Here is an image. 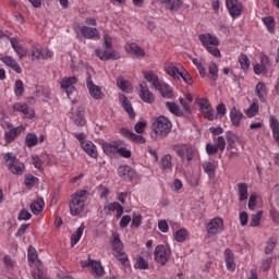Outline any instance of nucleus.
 Listing matches in <instances>:
<instances>
[{"label":"nucleus","instance_id":"17","mask_svg":"<svg viewBox=\"0 0 279 279\" xmlns=\"http://www.w3.org/2000/svg\"><path fill=\"white\" fill-rule=\"evenodd\" d=\"M198 40H201L203 47L207 49L208 47H219V39L213 36L211 34H202L198 36Z\"/></svg>","mask_w":279,"mask_h":279},{"label":"nucleus","instance_id":"5","mask_svg":"<svg viewBox=\"0 0 279 279\" xmlns=\"http://www.w3.org/2000/svg\"><path fill=\"white\" fill-rule=\"evenodd\" d=\"M173 151L181 158V160H186L191 162L195 158V148L187 144H174L172 145Z\"/></svg>","mask_w":279,"mask_h":279},{"label":"nucleus","instance_id":"44","mask_svg":"<svg viewBox=\"0 0 279 279\" xmlns=\"http://www.w3.org/2000/svg\"><path fill=\"white\" fill-rule=\"evenodd\" d=\"M226 136L228 143L227 149H234V144L239 141V137L232 131H229Z\"/></svg>","mask_w":279,"mask_h":279},{"label":"nucleus","instance_id":"48","mask_svg":"<svg viewBox=\"0 0 279 279\" xmlns=\"http://www.w3.org/2000/svg\"><path fill=\"white\" fill-rule=\"evenodd\" d=\"M25 143L27 147H35V145H38V136L34 133H28L26 135Z\"/></svg>","mask_w":279,"mask_h":279},{"label":"nucleus","instance_id":"24","mask_svg":"<svg viewBox=\"0 0 279 279\" xmlns=\"http://www.w3.org/2000/svg\"><path fill=\"white\" fill-rule=\"evenodd\" d=\"M125 51H128V53H132L135 58H145V49L136 44H126Z\"/></svg>","mask_w":279,"mask_h":279},{"label":"nucleus","instance_id":"7","mask_svg":"<svg viewBox=\"0 0 279 279\" xmlns=\"http://www.w3.org/2000/svg\"><path fill=\"white\" fill-rule=\"evenodd\" d=\"M206 230L208 236H217V234H221V232H223V219L219 217L213 218L208 222Z\"/></svg>","mask_w":279,"mask_h":279},{"label":"nucleus","instance_id":"30","mask_svg":"<svg viewBox=\"0 0 279 279\" xmlns=\"http://www.w3.org/2000/svg\"><path fill=\"white\" fill-rule=\"evenodd\" d=\"M170 12H178L182 8V0H159Z\"/></svg>","mask_w":279,"mask_h":279},{"label":"nucleus","instance_id":"14","mask_svg":"<svg viewBox=\"0 0 279 279\" xmlns=\"http://www.w3.org/2000/svg\"><path fill=\"white\" fill-rule=\"evenodd\" d=\"M120 134H122L124 138H129V141H132V143H137V145H143L146 141L143 135H138L129 129H121Z\"/></svg>","mask_w":279,"mask_h":279},{"label":"nucleus","instance_id":"16","mask_svg":"<svg viewBox=\"0 0 279 279\" xmlns=\"http://www.w3.org/2000/svg\"><path fill=\"white\" fill-rule=\"evenodd\" d=\"M80 32L88 40H99V29L90 26H81Z\"/></svg>","mask_w":279,"mask_h":279},{"label":"nucleus","instance_id":"50","mask_svg":"<svg viewBox=\"0 0 279 279\" xmlns=\"http://www.w3.org/2000/svg\"><path fill=\"white\" fill-rule=\"evenodd\" d=\"M202 113L204 118L207 119V121H215L217 119V113L215 112V109H213V107L203 110Z\"/></svg>","mask_w":279,"mask_h":279},{"label":"nucleus","instance_id":"11","mask_svg":"<svg viewBox=\"0 0 279 279\" xmlns=\"http://www.w3.org/2000/svg\"><path fill=\"white\" fill-rule=\"evenodd\" d=\"M83 267H90L92 274L96 278H101L104 274H106V271L104 270V266H101V263L94 259H88V262H84Z\"/></svg>","mask_w":279,"mask_h":279},{"label":"nucleus","instance_id":"39","mask_svg":"<svg viewBox=\"0 0 279 279\" xmlns=\"http://www.w3.org/2000/svg\"><path fill=\"white\" fill-rule=\"evenodd\" d=\"M88 90L93 99H96V100L104 99V92H101V87L97 85H93L88 88Z\"/></svg>","mask_w":279,"mask_h":279},{"label":"nucleus","instance_id":"56","mask_svg":"<svg viewBox=\"0 0 279 279\" xmlns=\"http://www.w3.org/2000/svg\"><path fill=\"white\" fill-rule=\"evenodd\" d=\"M260 219H263V211L252 215L251 228L260 226Z\"/></svg>","mask_w":279,"mask_h":279},{"label":"nucleus","instance_id":"62","mask_svg":"<svg viewBox=\"0 0 279 279\" xmlns=\"http://www.w3.org/2000/svg\"><path fill=\"white\" fill-rule=\"evenodd\" d=\"M98 193L101 199H106L110 195V190L105 185H99Z\"/></svg>","mask_w":279,"mask_h":279},{"label":"nucleus","instance_id":"6","mask_svg":"<svg viewBox=\"0 0 279 279\" xmlns=\"http://www.w3.org/2000/svg\"><path fill=\"white\" fill-rule=\"evenodd\" d=\"M154 256L156 263H159V265H167L169 263V259L171 258V248L167 245L159 244L155 247Z\"/></svg>","mask_w":279,"mask_h":279},{"label":"nucleus","instance_id":"63","mask_svg":"<svg viewBox=\"0 0 279 279\" xmlns=\"http://www.w3.org/2000/svg\"><path fill=\"white\" fill-rule=\"evenodd\" d=\"M147 128V122L140 121L135 124L134 130L137 134H143L145 132V129Z\"/></svg>","mask_w":279,"mask_h":279},{"label":"nucleus","instance_id":"58","mask_svg":"<svg viewBox=\"0 0 279 279\" xmlns=\"http://www.w3.org/2000/svg\"><path fill=\"white\" fill-rule=\"evenodd\" d=\"M257 113H258V104L253 101L251 107L245 111V114L252 118V117H256Z\"/></svg>","mask_w":279,"mask_h":279},{"label":"nucleus","instance_id":"49","mask_svg":"<svg viewBox=\"0 0 279 279\" xmlns=\"http://www.w3.org/2000/svg\"><path fill=\"white\" fill-rule=\"evenodd\" d=\"M202 113L204 118L207 119V121H215L217 119V113L215 112V109H213V107L203 110Z\"/></svg>","mask_w":279,"mask_h":279},{"label":"nucleus","instance_id":"34","mask_svg":"<svg viewBox=\"0 0 279 279\" xmlns=\"http://www.w3.org/2000/svg\"><path fill=\"white\" fill-rule=\"evenodd\" d=\"M27 259L29 267H34L36 266V263H38V252L34 246L28 247Z\"/></svg>","mask_w":279,"mask_h":279},{"label":"nucleus","instance_id":"57","mask_svg":"<svg viewBox=\"0 0 279 279\" xmlns=\"http://www.w3.org/2000/svg\"><path fill=\"white\" fill-rule=\"evenodd\" d=\"M216 111H217V113H216L217 119H222V117H226L228 109L226 108L225 104H219L216 107Z\"/></svg>","mask_w":279,"mask_h":279},{"label":"nucleus","instance_id":"2","mask_svg":"<svg viewBox=\"0 0 279 279\" xmlns=\"http://www.w3.org/2000/svg\"><path fill=\"white\" fill-rule=\"evenodd\" d=\"M171 128H173L171 120L165 116L153 119L151 130L156 134V138L167 137L171 132Z\"/></svg>","mask_w":279,"mask_h":279},{"label":"nucleus","instance_id":"4","mask_svg":"<svg viewBox=\"0 0 279 279\" xmlns=\"http://www.w3.org/2000/svg\"><path fill=\"white\" fill-rule=\"evenodd\" d=\"M5 167L14 175H23L25 173V163L21 162L13 153L4 154Z\"/></svg>","mask_w":279,"mask_h":279},{"label":"nucleus","instance_id":"53","mask_svg":"<svg viewBox=\"0 0 279 279\" xmlns=\"http://www.w3.org/2000/svg\"><path fill=\"white\" fill-rule=\"evenodd\" d=\"M180 77H182L183 82H185V84H189V86H193V76H191V74H189V71H186V69L183 68V70L180 72Z\"/></svg>","mask_w":279,"mask_h":279},{"label":"nucleus","instance_id":"26","mask_svg":"<svg viewBox=\"0 0 279 279\" xmlns=\"http://www.w3.org/2000/svg\"><path fill=\"white\" fill-rule=\"evenodd\" d=\"M157 90H159V93L161 94V97H163V99H173V88L171 87V85L165 83L163 81L159 85Z\"/></svg>","mask_w":279,"mask_h":279},{"label":"nucleus","instance_id":"38","mask_svg":"<svg viewBox=\"0 0 279 279\" xmlns=\"http://www.w3.org/2000/svg\"><path fill=\"white\" fill-rule=\"evenodd\" d=\"M270 121V128L272 130V136L275 141H279V122L276 116H270L269 118Z\"/></svg>","mask_w":279,"mask_h":279},{"label":"nucleus","instance_id":"41","mask_svg":"<svg viewBox=\"0 0 279 279\" xmlns=\"http://www.w3.org/2000/svg\"><path fill=\"white\" fill-rule=\"evenodd\" d=\"M117 84L118 88H120V90H123V93H130L132 90V85L123 77L117 78Z\"/></svg>","mask_w":279,"mask_h":279},{"label":"nucleus","instance_id":"64","mask_svg":"<svg viewBox=\"0 0 279 279\" xmlns=\"http://www.w3.org/2000/svg\"><path fill=\"white\" fill-rule=\"evenodd\" d=\"M118 154L122 158H132V150H130L125 147H118Z\"/></svg>","mask_w":279,"mask_h":279},{"label":"nucleus","instance_id":"42","mask_svg":"<svg viewBox=\"0 0 279 279\" xmlns=\"http://www.w3.org/2000/svg\"><path fill=\"white\" fill-rule=\"evenodd\" d=\"M208 73H209V77H210V80H213V82H217V80H219V68L217 66V64L215 62H211L209 64Z\"/></svg>","mask_w":279,"mask_h":279},{"label":"nucleus","instance_id":"61","mask_svg":"<svg viewBox=\"0 0 279 279\" xmlns=\"http://www.w3.org/2000/svg\"><path fill=\"white\" fill-rule=\"evenodd\" d=\"M272 263H274V258L267 257L266 259H264L262 262L260 269H263V271H269V269H271V264Z\"/></svg>","mask_w":279,"mask_h":279},{"label":"nucleus","instance_id":"18","mask_svg":"<svg viewBox=\"0 0 279 279\" xmlns=\"http://www.w3.org/2000/svg\"><path fill=\"white\" fill-rule=\"evenodd\" d=\"M119 101L125 112L129 114L130 119H136V113L134 112V108L132 107V102L128 99L126 95H120Z\"/></svg>","mask_w":279,"mask_h":279},{"label":"nucleus","instance_id":"45","mask_svg":"<svg viewBox=\"0 0 279 279\" xmlns=\"http://www.w3.org/2000/svg\"><path fill=\"white\" fill-rule=\"evenodd\" d=\"M24 93H25V86L23 85V82L21 80L15 81V85H14L15 97H23Z\"/></svg>","mask_w":279,"mask_h":279},{"label":"nucleus","instance_id":"15","mask_svg":"<svg viewBox=\"0 0 279 279\" xmlns=\"http://www.w3.org/2000/svg\"><path fill=\"white\" fill-rule=\"evenodd\" d=\"M70 119H72L77 128H84L86 125V118L84 116L83 107H78L76 111L72 112Z\"/></svg>","mask_w":279,"mask_h":279},{"label":"nucleus","instance_id":"35","mask_svg":"<svg viewBox=\"0 0 279 279\" xmlns=\"http://www.w3.org/2000/svg\"><path fill=\"white\" fill-rule=\"evenodd\" d=\"M247 183H238V195H239V202H245L247 197H250V194L247 193Z\"/></svg>","mask_w":279,"mask_h":279},{"label":"nucleus","instance_id":"9","mask_svg":"<svg viewBox=\"0 0 279 279\" xmlns=\"http://www.w3.org/2000/svg\"><path fill=\"white\" fill-rule=\"evenodd\" d=\"M75 84H77V77L75 76L63 77L60 82V87L65 90L69 99H71V95L75 93Z\"/></svg>","mask_w":279,"mask_h":279},{"label":"nucleus","instance_id":"59","mask_svg":"<svg viewBox=\"0 0 279 279\" xmlns=\"http://www.w3.org/2000/svg\"><path fill=\"white\" fill-rule=\"evenodd\" d=\"M198 106L201 108V111L208 110L209 108L213 107L210 105V101L208 100V98H201V99H198Z\"/></svg>","mask_w":279,"mask_h":279},{"label":"nucleus","instance_id":"55","mask_svg":"<svg viewBox=\"0 0 279 279\" xmlns=\"http://www.w3.org/2000/svg\"><path fill=\"white\" fill-rule=\"evenodd\" d=\"M24 183L25 186H27L28 189H33V186L35 184H38V178L34 177V175H26L24 179Z\"/></svg>","mask_w":279,"mask_h":279},{"label":"nucleus","instance_id":"12","mask_svg":"<svg viewBox=\"0 0 279 279\" xmlns=\"http://www.w3.org/2000/svg\"><path fill=\"white\" fill-rule=\"evenodd\" d=\"M10 43H11L12 49L15 51L20 60H23V58H27V53H29V50L26 47H23V45L19 43L17 38L12 37L10 39Z\"/></svg>","mask_w":279,"mask_h":279},{"label":"nucleus","instance_id":"46","mask_svg":"<svg viewBox=\"0 0 279 279\" xmlns=\"http://www.w3.org/2000/svg\"><path fill=\"white\" fill-rule=\"evenodd\" d=\"M186 236H189V232H186V229H179L174 233V239L178 243H184V241H186Z\"/></svg>","mask_w":279,"mask_h":279},{"label":"nucleus","instance_id":"8","mask_svg":"<svg viewBox=\"0 0 279 279\" xmlns=\"http://www.w3.org/2000/svg\"><path fill=\"white\" fill-rule=\"evenodd\" d=\"M226 7L227 10H229V14L232 16V19H238V16L243 14V3H241L239 0H227Z\"/></svg>","mask_w":279,"mask_h":279},{"label":"nucleus","instance_id":"25","mask_svg":"<svg viewBox=\"0 0 279 279\" xmlns=\"http://www.w3.org/2000/svg\"><path fill=\"white\" fill-rule=\"evenodd\" d=\"M81 147L87 155L90 156V158H98L99 154L97 153V146H95L93 142H82Z\"/></svg>","mask_w":279,"mask_h":279},{"label":"nucleus","instance_id":"1","mask_svg":"<svg viewBox=\"0 0 279 279\" xmlns=\"http://www.w3.org/2000/svg\"><path fill=\"white\" fill-rule=\"evenodd\" d=\"M86 195H88V191L86 190H77L72 194V199L70 202V215H72V217H77V215L84 213L86 201L88 199Z\"/></svg>","mask_w":279,"mask_h":279},{"label":"nucleus","instance_id":"51","mask_svg":"<svg viewBox=\"0 0 279 279\" xmlns=\"http://www.w3.org/2000/svg\"><path fill=\"white\" fill-rule=\"evenodd\" d=\"M202 113L204 118L207 119V121H215L217 119V113L215 112V109H213V107L203 110Z\"/></svg>","mask_w":279,"mask_h":279},{"label":"nucleus","instance_id":"37","mask_svg":"<svg viewBox=\"0 0 279 279\" xmlns=\"http://www.w3.org/2000/svg\"><path fill=\"white\" fill-rule=\"evenodd\" d=\"M85 228H86V227L84 226V223L81 225V226L77 228L76 232H74V233L71 235V245H72V247H73L74 245H77V243H80V239H82V234H84Z\"/></svg>","mask_w":279,"mask_h":279},{"label":"nucleus","instance_id":"36","mask_svg":"<svg viewBox=\"0 0 279 279\" xmlns=\"http://www.w3.org/2000/svg\"><path fill=\"white\" fill-rule=\"evenodd\" d=\"M166 108L169 110V112H171V114H174L175 117H184V111H182L180 106H178L175 102H166Z\"/></svg>","mask_w":279,"mask_h":279},{"label":"nucleus","instance_id":"20","mask_svg":"<svg viewBox=\"0 0 279 279\" xmlns=\"http://www.w3.org/2000/svg\"><path fill=\"white\" fill-rule=\"evenodd\" d=\"M13 110L15 112H22L27 119H34L36 117V113L34 112V109L28 108L27 104H14Z\"/></svg>","mask_w":279,"mask_h":279},{"label":"nucleus","instance_id":"19","mask_svg":"<svg viewBox=\"0 0 279 279\" xmlns=\"http://www.w3.org/2000/svg\"><path fill=\"white\" fill-rule=\"evenodd\" d=\"M184 69V66H182V64L180 63H167L165 65V71L166 73H168V75H170V77H173L174 80H178V75H180V72Z\"/></svg>","mask_w":279,"mask_h":279},{"label":"nucleus","instance_id":"47","mask_svg":"<svg viewBox=\"0 0 279 279\" xmlns=\"http://www.w3.org/2000/svg\"><path fill=\"white\" fill-rule=\"evenodd\" d=\"M239 62H240L242 71H250V58H247V54L242 53L239 57Z\"/></svg>","mask_w":279,"mask_h":279},{"label":"nucleus","instance_id":"21","mask_svg":"<svg viewBox=\"0 0 279 279\" xmlns=\"http://www.w3.org/2000/svg\"><path fill=\"white\" fill-rule=\"evenodd\" d=\"M1 62L5 64V66H9L12 69V71H15V73H23V69H21V65L16 62V60L13 57L4 56L0 58Z\"/></svg>","mask_w":279,"mask_h":279},{"label":"nucleus","instance_id":"13","mask_svg":"<svg viewBox=\"0 0 279 279\" xmlns=\"http://www.w3.org/2000/svg\"><path fill=\"white\" fill-rule=\"evenodd\" d=\"M118 175L128 182H132V180L136 178V171H134L132 167L124 165L118 168Z\"/></svg>","mask_w":279,"mask_h":279},{"label":"nucleus","instance_id":"27","mask_svg":"<svg viewBox=\"0 0 279 279\" xmlns=\"http://www.w3.org/2000/svg\"><path fill=\"white\" fill-rule=\"evenodd\" d=\"M225 260L228 271H234V269H236V264H234V253H232V250L227 248L225 251Z\"/></svg>","mask_w":279,"mask_h":279},{"label":"nucleus","instance_id":"3","mask_svg":"<svg viewBox=\"0 0 279 279\" xmlns=\"http://www.w3.org/2000/svg\"><path fill=\"white\" fill-rule=\"evenodd\" d=\"M112 246L113 255L118 258L119 263H121L122 267L124 269L130 268V257H128V254L123 251V242L119 239V234L113 235Z\"/></svg>","mask_w":279,"mask_h":279},{"label":"nucleus","instance_id":"43","mask_svg":"<svg viewBox=\"0 0 279 279\" xmlns=\"http://www.w3.org/2000/svg\"><path fill=\"white\" fill-rule=\"evenodd\" d=\"M119 149V144H110V143H105L102 145V150L107 156H111V154L118 153Z\"/></svg>","mask_w":279,"mask_h":279},{"label":"nucleus","instance_id":"29","mask_svg":"<svg viewBox=\"0 0 279 279\" xmlns=\"http://www.w3.org/2000/svg\"><path fill=\"white\" fill-rule=\"evenodd\" d=\"M255 95L258 97L259 101L262 104H265L267 101V86L263 82H258L255 87Z\"/></svg>","mask_w":279,"mask_h":279},{"label":"nucleus","instance_id":"32","mask_svg":"<svg viewBox=\"0 0 279 279\" xmlns=\"http://www.w3.org/2000/svg\"><path fill=\"white\" fill-rule=\"evenodd\" d=\"M160 169L166 173L173 171V162H171V155H165L161 158Z\"/></svg>","mask_w":279,"mask_h":279},{"label":"nucleus","instance_id":"31","mask_svg":"<svg viewBox=\"0 0 279 279\" xmlns=\"http://www.w3.org/2000/svg\"><path fill=\"white\" fill-rule=\"evenodd\" d=\"M25 128L22 126H16L13 128L11 130H9L8 132H5V141L7 143H12L16 136H19V134H21V132H24Z\"/></svg>","mask_w":279,"mask_h":279},{"label":"nucleus","instance_id":"54","mask_svg":"<svg viewBox=\"0 0 279 279\" xmlns=\"http://www.w3.org/2000/svg\"><path fill=\"white\" fill-rule=\"evenodd\" d=\"M277 243H278V241H276L275 238H270L266 243L265 254H271V252H274V250H276Z\"/></svg>","mask_w":279,"mask_h":279},{"label":"nucleus","instance_id":"52","mask_svg":"<svg viewBox=\"0 0 279 279\" xmlns=\"http://www.w3.org/2000/svg\"><path fill=\"white\" fill-rule=\"evenodd\" d=\"M134 267L135 269H149V263H147V260H145L143 256H138L136 258Z\"/></svg>","mask_w":279,"mask_h":279},{"label":"nucleus","instance_id":"28","mask_svg":"<svg viewBox=\"0 0 279 279\" xmlns=\"http://www.w3.org/2000/svg\"><path fill=\"white\" fill-rule=\"evenodd\" d=\"M203 170L208 175L209 180H214L215 173L217 172V162L205 161L203 163Z\"/></svg>","mask_w":279,"mask_h":279},{"label":"nucleus","instance_id":"33","mask_svg":"<svg viewBox=\"0 0 279 279\" xmlns=\"http://www.w3.org/2000/svg\"><path fill=\"white\" fill-rule=\"evenodd\" d=\"M45 208V201L43 198H37L31 204V210L33 215H40Z\"/></svg>","mask_w":279,"mask_h":279},{"label":"nucleus","instance_id":"22","mask_svg":"<svg viewBox=\"0 0 279 279\" xmlns=\"http://www.w3.org/2000/svg\"><path fill=\"white\" fill-rule=\"evenodd\" d=\"M143 75L144 80H146V82H148L153 88H156V90L160 88L162 81H160V77H158L154 72L146 71L143 72Z\"/></svg>","mask_w":279,"mask_h":279},{"label":"nucleus","instance_id":"40","mask_svg":"<svg viewBox=\"0 0 279 279\" xmlns=\"http://www.w3.org/2000/svg\"><path fill=\"white\" fill-rule=\"evenodd\" d=\"M263 23L266 25L267 31L269 34H275L276 33V22L274 20V16H266L263 17Z\"/></svg>","mask_w":279,"mask_h":279},{"label":"nucleus","instance_id":"23","mask_svg":"<svg viewBox=\"0 0 279 279\" xmlns=\"http://www.w3.org/2000/svg\"><path fill=\"white\" fill-rule=\"evenodd\" d=\"M230 121L233 125V128H239L241 125V121H243V112L239 111L236 107H233L230 109Z\"/></svg>","mask_w":279,"mask_h":279},{"label":"nucleus","instance_id":"10","mask_svg":"<svg viewBox=\"0 0 279 279\" xmlns=\"http://www.w3.org/2000/svg\"><path fill=\"white\" fill-rule=\"evenodd\" d=\"M140 98L145 104H154L156 101V97H154V93L149 90V86H147L146 82L140 83Z\"/></svg>","mask_w":279,"mask_h":279},{"label":"nucleus","instance_id":"60","mask_svg":"<svg viewBox=\"0 0 279 279\" xmlns=\"http://www.w3.org/2000/svg\"><path fill=\"white\" fill-rule=\"evenodd\" d=\"M95 53H96L97 58H99V60H104V61L110 60V54H109L108 50L104 51L101 49H97L95 51Z\"/></svg>","mask_w":279,"mask_h":279}]
</instances>
